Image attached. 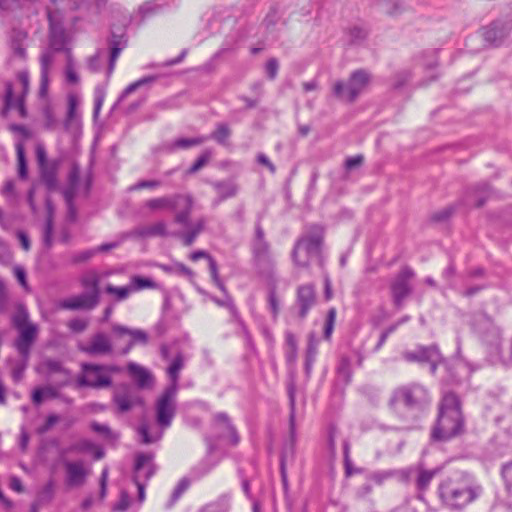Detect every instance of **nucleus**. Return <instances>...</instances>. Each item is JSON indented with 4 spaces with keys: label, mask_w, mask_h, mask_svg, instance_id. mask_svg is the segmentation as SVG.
<instances>
[{
    "label": "nucleus",
    "mask_w": 512,
    "mask_h": 512,
    "mask_svg": "<svg viewBox=\"0 0 512 512\" xmlns=\"http://www.w3.org/2000/svg\"><path fill=\"white\" fill-rule=\"evenodd\" d=\"M464 429L465 421L460 399L455 393L447 392L440 403L438 418L431 437L435 441H448L462 434Z\"/></svg>",
    "instance_id": "1"
},
{
    "label": "nucleus",
    "mask_w": 512,
    "mask_h": 512,
    "mask_svg": "<svg viewBox=\"0 0 512 512\" xmlns=\"http://www.w3.org/2000/svg\"><path fill=\"white\" fill-rule=\"evenodd\" d=\"M159 267L168 274L183 275L189 279L194 277V272L183 263H175L173 265L161 264Z\"/></svg>",
    "instance_id": "42"
},
{
    "label": "nucleus",
    "mask_w": 512,
    "mask_h": 512,
    "mask_svg": "<svg viewBox=\"0 0 512 512\" xmlns=\"http://www.w3.org/2000/svg\"><path fill=\"white\" fill-rule=\"evenodd\" d=\"M17 331L18 336L14 340L13 346L20 356L30 358L32 346L37 339L38 327L36 324L28 325Z\"/></svg>",
    "instance_id": "19"
},
{
    "label": "nucleus",
    "mask_w": 512,
    "mask_h": 512,
    "mask_svg": "<svg viewBox=\"0 0 512 512\" xmlns=\"http://www.w3.org/2000/svg\"><path fill=\"white\" fill-rule=\"evenodd\" d=\"M322 235L314 233L302 236L297 240L292 251V260L294 264L301 268H308L311 259L319 258V264L323 265L321 258Z\"/></svg>",
    "instance_id": "7"
},
{
    "label": "nucleus",
    "mask_w": 512,
    "mask_h": 512,
    "mask_svg": "<svg viewBox=\"0 0 512 512\" xmlns=\"http://www.w3.org/2000/svg\"><path fill=\"white\" fill-rule=\"evenodd\" d=\"M157 79H158L157 76H153V75L145 76V77H143V78H141V79H139V80L129 84L124 89V91L122 92V94L120 96V100L124 99L125 97H127L131 93L135 92L140 87H143V86L150 85V84L154 83Z\"/></svg>",
    "instance_id": "43"
},
{
    "label": "nucleus",
    "mask_w": 512,
    "mask_h": 512,
    "mask_svg": "<svg viewBox=\"0 0 512 512\" xmlns=\"http://www.w3.org/2000/svg\"><path fill=\"white\" fill-rule=\"evenodd\" d=\"M403 358L408 362L427 363L430 365L431 373H435L438 364L442 361L439 349L435 345L419 346L414 351H408L403 354Z\"/></svg>",
    "instance_id": "14"
},
{
    "label": "nucleus",
    "mask_w": 512,
    "mask_h": 512,
    "mask_svg": "<svg viewBox=\"0 0 512 512\" xmlns=\"http://www.w3.org/2000/svg\"><path fill=\"white\" fill-rule=\"evenodd\" d=\"M319 339L314 332L308 335V343L306 348V356L316 357L318 353Z\"/></svg>",
    "instance_id": "59"
},
{
    "label": "nucleus",
    "mask_w": 512,
    "mask_h": 512,
    "mask_svg": "<svg viewBox=\"0 0 512 512\" xmlns=\"http://www.w3.org/2000/svg\"><path fill=\"white\" fill-rule=\"evenodd\" d=\"M66 477L65 483L69 487L82 486L87 477V472L82 461H63Z\"/></svg>",
    "instance_id": "20"
},
{
    "label": "nucleus",
    "mask_w": 512,
    "mask_h": 512,
    "mask_svg": "<svg viewBox=\"0 0 512 512\" xmlns=\"http://www.w3.org/2000/svg\"><path fill=\"white\" fill-rule=\"evenodd\" d=\"M364 162V156L362 154H358L355 156H351L346 158L344 162V168L346 171H351L353 169H357L362 166Z\"/></svg>",
    "instance_id": "63"
},
{
    "label": "nucleus",
    "mask_w": 512,
    "mask_h": 512,
    "mask_svg": "<svg viewBox=\"0 0 512 512\" xmlns=\"http://www.w3.org/2000/svg\"><path fill=\"white\" fill-rule=\"evenodd\" d=\"M18 82L21 86V93L17 97L14 96V89L11 83L6 84L5 92V109H17L21 117L26 116L24 105L25 96L29 91V73L26 70L19 71L17 74Z\"/></svg>",
    "instance_id": "12"
},
{
    "label": "nucleus",
    "mask_w": 512,
    "mask_h": 512,
    "mask_svg": "<svg viewBox=\"0 0 512 512\" xmlns=\"http://www.w3.org/2000/svg\"><path fill=\"white\" fill-rule=\"evenodd\" d=\"M104 51L98 49L94 55L89 57L87 66L90 71L98 72L100 71L103 63Z\"/></svg>",
    "instance_id": "54"
},
{
    "label": "nucleus",
    "mask_w": 512,
    "mask_h": 512,
    "mask_svg": "<svg viewBox=\"0 0 512 512\" xmlns=\"http://www.w3.org/2000/svg\"><path fill=\"white\" fill-rule=\"evenodd\" d=\"M193 204V197L190 194H174L149 199L143 204V207L153 212L163 210L174 211V221L182 226H187Z\"/></svg>",
    "instance_id": "4"
},
{
    "label": "nucleus",
    "mask_w": 512,
    "mask_h": 512,
    "mask_svg": "<svg viewBox=\"0 0 512 512\" xmlns=\"http://www.w3.org/2000/svg\"><path fill=\"white\" fill-rule=\"evenodd\" d=\"M414 276V271L410 267L405 266L401 268L390 282L392 300L398 309L403 307L405 299L413 291L411 281Z\"/></svg>",
    "instance_id": "11"
},
{
    "label": "nucleus",
    "mask_w": 512,
    "mask_h": 512,
    "mask_svg": "<svg viewBox=\"0 0 512 512\" xmlns=\"http://www.w3.org/2000/svg\"><path fill=\"white\" fill-rule=\"evenodd\" d=\"M78 349L89 356H109L114 347L109 335L104 332L93 334L86 343H80Z\"/></svg>",
    "instance_id": "13"
},
{
    "label": "nucleus",
    "mask_w": 512,
    "mask_h": 512,
    "mask_svg": "<svg viewBox=\"0 0 512 512\" xmlns=\"http://www.w3.org/2000/svg\"><path fill=\"white\" fill-rule=\"evenodd\" d=\"M55 482L50 479L38 492L36 501L38 504H47L54 499Z\"/></svg>",
    "instance_id": "39"
},
{
    "label": "nucleus",
    "mask_w": 512,
    "mask_h": 512,
    "mask_svg": "<svg viewBox=\"0 0 512 512\" xmlns=\"http://www.w3.org/2000/svg\"><path fill=\"white\" fill-rule=\"evenodd\" d=\"M252 250L258 262H268L270 260V246L266 240H253Z\"/></svg>",
    "instance_id": "38"
},
{
    "label": "nucleus",
    "mask_w": 512,
    "mask_h": 512,
    "mask_svg": "<svg viewBox=\"0 0 512 512\" xmlns=\"http://www.w3.org/2000/svg\"><path fill=\"white\" fill-rule=\"evenodd\" d=\"M109 44H110V56H109V63H108V69H107L108 76H110L113 73L116 61H117L121 51L125 47L126 41L123 39L122 36H117L115 34H112Z\"/></svg>",
    "instance_id": "27"
},
{
    "label": "nucleus",
    "mask_w": 512,
    "mask_h": 512,
    "mask_svg": "<svg viewBox=\"0 0 512 512\" xmlns=\"http://www.w3.org/2000/svg\"><path fill=\"white\" fill-rule=\"evenodd\" d=\"M482 492V486L468 476L447 478L438 486V494L442 504L454 511L463 510L478 499Z\"/></svg>",
    "instance_id": "2"
},
{
    "label": "nucleus",
    "mask_w": 512,
    "mask_h": 512,
    "mask_svg": "<svg viewBox=\"0 0 512 512\" xmlns=\"http://www.w3.org/2000/svg\"><path fill=\"white\" fill-rule=\"evenodd\" d=\"M268 305L271 313L274 317H277L280 311V302L276 294V290L274 288L269 290L268 293Z\"/></svg>",
    "instance_id": "60"
},
{
    "label": "nucleus",
    "mask_w": 512,
    "mask_h": 512,
    "mask_svg": "<svg viewBox=\"0 0 512 512\" xmlns=\"http://www.w3.org/2000/svg\"><path fill=\"white\" fill-rule=\"evenodd\" d=\"M80 284L88 293H96L100 298V276L96 271H89L82 275Z\"/></svg>",
    "instance_id": "32"
},
{
    "label": "nucleus",
    "mask_w": 512,
    "mask_h": 512,
    "mask_svg": "<svg viewBox=\"0 0 512 512\" xmlns=\"http://www.w3.org/2000/svg\"><path fill=\"white\" fill-rule=\"evenodd\" d=\"M113 400L118 411L121 413L127 412L132 407L143 403L141 397L131 388H124L122 391H117Z\"/></svg>",
    "instance_id": "23"
},
{
    "label": "nucleus",
    "mask_w": 512,
    "mask_h": 512,
    "mask_svg": "<svg viewBox=\"0 0 512 512\" xmlns=\"http://www.w3.org/2000/svg\"><path fill=\"white\" fill-rule=\"evenodd\" d=\"M231 136V129L227 123L219 122L216 124L215 130L206 136L207 140L212 139L220 145H226L229 137Z\"/></svg>",
    "instance_id": "37"
},
{
    "label": "nucleus",
    "mask_w": 512,
    "mask_h": 512,
    "mask_svg": "<svg viewBox=\"0 0 512 512\" xmlns=\"http://www.w3.org/2000/svg\"><path fill=\"white\" fill-rule=\"evenodd\" d=\"M12 324L13 326L19 330L28 325H35L29 320V313L27 309L23 305H19L17 307L16 312L12 316Z\"/></svg>",
    "instance_id": "40"
},
{
    "label": "nucleus",
    "mask_w": 512,
    "mask_h": 512,
    "mask_svg": "<svg viewBox=\"0 0 512 512\" xmlns=\"http://www.w3.org/2000/svg\"><path fill=\"white\" fill-rule=\"evenodd\" d=\"M337 378L343 382L344 385H348L352 379V368L349 357L342 356L336 367Z\"/></svg>",
    "instance_id": "33"
},
{
    "label": "nucleus",
    "mask_w": 512,
    "mask_h": 512,
    "mask_svg": "<svg viewBox=\"0 0 512 512\" xmlns=\"http://www.w3.org/2000/svg\"><path fill=\"white\" fill-rule=\"evenodd\" d=\"M472 327L481 340L496 350L500 348L502 340L501 329L496 326L491 317L485 313H477L473 317Z\"/></svg>",
    "instance_id": "10"
},
{
    "label": "nucleus",
    "mask_w": 512,
    "mask_h": 512,
    "mask_svg": "<svg viewBox=\"0 0 512 512\" xmlns=\"http://www.w3.org/2000/svg\"><path fill=\"white\" fill-rule=\"evenodd\" d=\"M16 153H17V161H18V175L21 179H26L28 170H27V162H26V158H25L24 144L22 142H18L16 144Z\"/></svg>",
    "instance_id": "45"
},
{
    "label": "nucleus",
    "mask_w": 512,
    "mask_h": 512,
    "mask_svg": "<svg viewBox=\"0 0 512 512\" xmlns=\"http://www.w3.org/2000/svg\"><path fill=\"white\" fill-rule=\"evenodd\" d=\"M210 157H211L210 151H205L204 153H202L196 159V161L192 164V166L189 168L188 173L194 174L197 171H199L202 167H204L208 163Z\"/></svg>",
    "instance_id": "57"
},
{
    "label": "nucleus",
    "mask_w": 512,
    "mask_h": 512,
    "mask_svg": "<svg viewBox=\"0 0 512 512\" xmlns=\"http://www.w3.org/2000/svg\"><path fill=\"white\" fill-rule=\"evenodd\" d=\"M189 258L192 260V261H198L199 259H206L208 261V265H209V271H210V274H211V277L213 279V282L215 283V285L222 291V292H225V285L224 283L221 281L220 277H219V274H218V266H217V263L216 261L214 260V258L209 254L207 253L206 251L204 250H197V251H194L190 254Z\"/></svg>",
    "instance_id": "25"
},
{
    "label": "nucleus",
    "mask_w": 512,
    "mask_h": 512,
    "mask_svg": "<svg viewBox=\"0 0 512 512\" xmlns=\"http://www.w3.org/2000/svg\"><path fill=\"white\" fill-rule=\"evenodd\" d=\"M231 495L224 493L220 495L216 500L204 505L200 512H229L231 507Z\"/></svg>",
    "instance_id": "31"
},
{
    "label": "nucleus",
    "mask_w": 512,
    "mask_h": 512,
    "mask_svg": "<svg viewBox=\"0 0 512 512\" xmlns=\"http://www.w3.org/2000/svg\"><path fill=\"white\" fill-rule=\"evenodd\" d=\"M184 365H185V357L181 352H179L172 359L170 365L167 368V375L170 380V383L167 387H174V388L178 389L180 371L183 369Z\"/></svg>",
    "instance_id": "29"
},
{
    "label": "nucleus",
    "mask_w": 512,
    "mask_h": 512,
    "mask_svg": "<svg viewBox=\"0 0 512 512\" xmlns=\"http://www.w3.org/2000/svg\"><path fill=\"white\" fill-rule=\"evenodd\" d=\"M62 20L63 17L60 11H48L49 44L54 51L63 50L66 44L67 36Z\"/></svg>",
    "instance_id": "15"
},
{
    "label": "nucleus",
    "mask_w": 512,
    "mask_h": 512,
    "mask_svg": "<svg viewBox=\"0 0 512 512\" xmlns=\"http://www.w3.org/2000/svg\"><path fill=\"white\" fill-rule=\"evenodd\" d=\"M41 180L49 190L57 186V167L55 164L46 165L40 168Z\"/></svg>",
    "instance_id": "34"
},
{
    "label": "nucleus",
    "mask_w": 512,
    "mask_h": 512,
    "mask_svg": "<svg viewBox=\"0 0 512 512\" xmlns=\"http://www.w3.org/2000/svg\"><path fill=\"white\" fill-rule=\"evenodd\" d=\"M391 403L403 406L410 411H422L430 403L428 390L418 383L398 387L392 395Z\"/></svg>",
    "instance_id": "5"
},
{
    "label": "nucleus",
    "mask_w": 512,
    "mask_h": 512,
    "mask_svg": "<svg viewBox=\"0 0 512 512\" xmlns=\"http://www.w3.org/2000/svg\"><path fill=\"white\" fill-rule=\"evenodd\" d=\"M100 303V298L96 293H88L86 291L68 297L59 303V307L71 311H91Z\"/></svg>",
    "instance_id": "17"
},
{
    "label": "nucleus",
    "mask_w": 512,
    "mask_h": 512,
    "mask_svg": "<svg viewBox=\"0 0 512 512\" xmlns=\"http://www.w3.org/2000/svg\"><path fill=\"white\" fill-rule=\"evenodd\" d=\"M395 471L387 470V471H376L369 476V479L373 481L377 485H381L387 479L393 477L395 475Z\"/></svg>",
    "instance_id": "62"
},
{
    "label": "nucleus",
    "mask_w": 512,
    "mask_h": 512,
    "mask_svg": "<svg viewBox=\"0 0 512 512\" xmlns=\"http://www.w3.org/2000/svg\"><path fill=\"white\" fill-rule=\"evenodd\" d=\"M54 60L53 53L51 51L44 52L40 57L41 65V79H40V95H45L49 84V69Z\"/></svg>",
    "instance_id": "28"
},
{
    "label": "nucleus",
    "mask_w": 512,
    "mask_h": 512,
    "mask_svg": "<svg viewBox=\"0 0 512 512\" xmlns=\"http://www.w3.org/2000/svg\"><path fill=\"white\" fill-rule=\"evenodd\" d=\"M130 286H131V288H133V292H135V291L142 290L145 288H156L157 284L149 278H144L141 276H134L131 279Z\"/></svg>",
    "instance_id": "49"
},
{
    "label": "nucleus",
    "mask_w": 512,
    "mask_h": 512,
    "mask_svg": "<svg viewBox=\"0 0 512 512\" xmlns=\"http://www.w3.org/2000/svg\"><path fill=\"white\" fill-rule=\"evenodd\" d=\"M282 19V12L278 7H271L266 14L263 25L267 30H272Z\"/></svg>",
    "instance_id": "48"
},
{
    "label": "nucleus",
    "mask_w": 512,
    "mask_h": 512,
    "mask_svg": "<svg viewBox=\"0 0 512 512\" xmlns=\"http://www.w3.org/2000/svg\"><path fill=\"white\" fill-rule=\"evenodd\" d=\"M348 34L350 42L356 44L362 42L367 37L368 31L364 27L353 26L349 29Z\"/></svg>",
    "instance_id": "55"
},
{
    "label": "nucleus",
    "mask_w": 512,
    "mask_h": 512,
    "mask_svg": "<svg viewBox=\"0 0 512 512\" xmlns=\"http://www.w3.org/2000/svg\"><path fill=\"white\" fill-rule=\"evenodd\" d=\"M116 371L115 366L84 363L83 374L78 377L77 383L81 387L106 388L112 385L110 373Z\"/></svg>",
    "instance_id": "8"
},
{
    "label": "nucleus",
    "mask_w": 512,
    "mask_h": 512,
    "mask_svg": "<svg viewBox=\"0 0 512 512\" xmlns=\"http://www.w3.org/2000/svg\"><path fill=\"white\" fill-rule=\"evenodd\" d=\"M336 316H337V310L335 307H331L326 315L325 324H324V331H323V338L327 341L331 339L335 322H336Z\"/></svg>",
    "instance_id": "46"
},
{
    "label": "nucleus",
    "mask_w": 512,
    "mask_h": 512,
    "mask_svg": "<svg viewBox=\"0 0 512 512\" xmlns=\"http://www.w3.org/2000/svg\"><path fill=\"white\" fill-rule=\"evenodd\" d=\"M105 291L108 294L114 295L116 301H124L133 292V288H131L130 285L117 287L112 284H108Z\"/></svg>",
    "instance_id": "44"
},
{
    "label": "nucleus",
    "mask_w": 512,
    "mask_h": 512,
    "mask_svg": "<svg viewBox=\"0 0 512 512\" xmlns=\"http://www.w3.org/2000/svg\"><path fill=\"white\" fill-rule=\"evenodd\" d=\"M417 470L418 475L416 478V488L420 493H424L437 474V470H427L422 467H419Z\"/></svg>",
    "instance_id": "35"
},
{
    "label": "nucleus",
    "mask_w": 512,
    "mask_h": 512,
    "mask_svg": "<svg viewBox=\"0 0 512 512\" xmlns=\"http://www.w3.org/2000/svg\"><path fill=\"white\" fill-rule=\"evenodd\" d=\"M512 31V20H497L483 29L484 40L493 45H501Z\"/></svg>",
    "instance_id": "18"
},
{
    "label": "nucleus",
    "mask_w": 512,
    "mask_h": 512,
    "mask_svg": "<svg viewBox=\"0 0 512 512\" xmlns=\"http://www.w3.org/2000/svg\"><path fill=\"white\" fill-rule=\"evenodd\" d=\"M139 235L142 237L166 236L167 235V226H166L165 222L158 221L150 226L141 228L139 230Z\"/></svg>",
    "instance_id": "41"
},
{
    "label": "nucleus",
    "mask_w": 512,
    "mask_h": 512,
    "mask_svg": "<svg viewBox=\"0 0 512 512\" xmlns=\"http://www.w3.org/2000/svg\"><path fill=\"white\" fill-rule=\"evenodd\" d=\"M296 303L299 307V317L304 319L316 303L315 287L312 284L301 285L297 289Z\"/></svg>",
    "instance_id": "21"
},
{
    "label": "nucleus",
    "mask_w": 512,
    "mask_h": 512,
    "mask_svg": "<svg viewBox=\"0 0 512 512\" xmlns=\"http://www.w3.org/2000/svg\"><path fill=\"white\" fill-rule=\"evenodd\" d=\"M161 8L162 4L158 1H148L139 8V12L143 15V17H148L160 11Z\"/></svg>",
    "instance_id": "56"
},
{
    "label": "nucleus",
    "mask_w": 512,
    "mask_h": 512,
    "mask_svg": "<svg viewBox=\"0 0 512 512\" xmlns=\"http://www.w3.org/2000/svg\"><path fill=\"white\" fill-rule=\"evenodd\" d=\"M370 82V74L363 69H358L350 74L347 82L338 80L334 83L332 91L336 98L353 103L364 92Z\"/></svg>",
    "instance_id": "6"
},
{
    "label": "nucleus",
    "mask_w": 512,
    "mask_h": 512,
    "mask_svg": "<svg viewBox=\"0 0 512 512\" xmlns=\"http://www.w3.org/2000/svg\"><path fill=\"white\" fill-rule=\"evenodd\" d=\"M65 74H66V80L68 83L76 84L79 81V77L75 70L74 61H73L70 51L67 52V63H66Z\"/></svg>",
    "instance_id": "51"
},
{
    "label": "nucleus",
    "mask_w": 512,
    "mask_h": 512,
    "mask_svg": "<svg viewBox=\"0 0 512 512\" xmlns=\"http://www.w3.org/2000/svg\"><path fill=\"white\" fill-rule=\"evenodd\" d=\"M215 467L214 463L209 461H202L198 465L194 466L190 471L191 480H199L207 475Z\"/></svg>",
    "instance_id": "47"
},
{
    "label": "nucleus",
    "mask_w": 512,
    "mask_h": 512,
    "mask_svg": "<svg viewBox=\"0 0 512 512\" xmlns=\"http://www.w3.org/2000/svg\"><path fill=\"white\" fill-rule=\"evenodd\" d=\"M112 332L116 339L128 337L129 340L122 348L121 354L129 353L136 344L146 345L148 343V334L142 329H133L124 325L115 324L112 326Z\"/></svg>",
    "instance_id": "16"
},
{
    "label": "nucleus",
    "mask_w": 512,
    "mask_h": 512,
    "mask_svg": "<svg viewBox=\"0 0 512 512\" xmlns=\"http://www.w3.org/2000/svg\"><path fill=\"white\" fill-rule=\"evenodd\" d=\"M177 388L166 387L155 403L156 422L160 429L152 428L147 423H141L137 429L141 442L144 444L154 443L163 436V430L171 426L176 415Z\"/></svg>",
    "instance_id": "3"
},
{
    "label": "nucleus",
    "mask_w": 512,
    "mask_h": 512,
    "mask_svg": "<svg viewBox=\"0 0 512 512\" xmlns=\"http://www.w3.org/2000/svg\"><path fill=\"white\" fill-rule=\"evenodd\" d=\"M205 224L206 220L204 218H199L191 226L188 224L186 227H190L189 230L179 234L183 244L191 246L197 236L204 230Z\"/></svg>",
    "instance_id": "30"
},
{
    "label": "nucleus",
    "mask_w": 512,
    "mask_h": 512,
    "mask_svg": "<svg viewBox=\"0 0 512 512\" xmlns=\"http://www.w3.org/2000/svg\"><path fill=\"white\" fill-rule=\"evenodd\" d=\"M153 453H137L133 470V482L138 489V498L142 502L145 498L146 482L155 474L156 465L153 462Z\"/></svg>",
    "instance_id": "9"
},
{
    "label": "nucleus",
    "mask_w": 512,
    "mask_h": 512,
    "mask_svg": "<svg viewBox=\"0 0 512 512\" xmlns=\"http://www.w3.org/2000/svg\"><path fill=\"white\" fill-rule=\"evenodd\" d=\"M456 275V267L453 261H450L448 266L442 271V278L447 282L449 288H454L453 279Z\"/></svg>",
    "instance_id": "61"
},
{
    "label": "nucleus",
    "mask_w": 512,
    "mask_h": 512,
    "mask_svg": "<svg viewBox=\"0 0 512 512\" xmlns=\"http://www.w3.org/2000/svg\"><path fill=\"white\" fill-rule=\"evenodd\" d=\"M206 141V136H199L195 138H179L171 142L168 146V149L171 152L179 149H188L192 146L200 145Z\"/></svg>",
    "instance_id": "36"
},
{
    "label": "nucleus",
    "mask_w": 512,
    "mask_h": 512,
    "mask_svg": "<svg viewBox=\"0 0 512 512\" xmlns=\"http://www.w3.org/2000/svg\"><path fill=\"white\" fill-rule=\"evenodd\" d=\"M211 186L217 193V197L212 201V206L216 207L228 198L234 197L238 192L237 185L231 181H214Z\"/></svg>",
    "instance_id": "24"
},
{
    "label": "nucleus",
    "mask_w": 512,
    "mask_h": 512,
    "mask_svg": "<svg viewBox=\"0 0 512 512\" xmlns=\"http://www.w3.org/2000/svg\"><path fill=\"white\" fill-rule=\"evenodd\" d=\"M214 426L219 430V437H229L232 445H237L239 436L227 413L219 412L214 415Z\"/></svg>",
    "instance_id": "22"
},
{
    "label": "nucleus",
    "mask_w": 512,
    "mask_h": 512,
    "mask_svg": "<svg viewBox=\"0 0 512 512\" xmlns=\"http://www.w3.org/2000/svg\"><path fill=\"white\" fill-rule=\"evenodd\" d=\"M128 371L139 388H148L153 384L152 374L144 367L130 363Z\"/></svg>",
    "instance_id": "26"
},
{
    "label": "nucleus",
    "mask_w": 512,
    "mask_h": 512,
    "mask_svg": "<svg viewBox=\"0 0 512 512\" xmlns=\"http://www.w3.org/2000/svg\"><path fill=\"white\" fill-rule=\"evenodd\" d=\"M89 325V321L83 318H74L68 322V328L75 333L84 332Z\"/></svg>",
    "instance_id": "58"
},
{
    "label": "nucleus",
    "mask_w": 512,
    "mask_h": 512,
    "mask_svg": "<svg viewBox=\"0 0 512 512\" xmlns=\"http://www.w3.org/2000/svg\"><path fill=\"white\" fill-rule=\"evenodd\" d=\"M21 359L16 363V365L12 369V378L15 382L20 381L23 378L24 372L28 366V362L30 358H25L24 356H20Z\"/></svg>",
    "instance_id": "53"
},
{
    "label": "nucleus",
    "mask_w": 512,
    "mask_h": 512,
    "mask_svg": "<svg viewBox=\"0 0 512 512\" xmlns=\"http://www.w3.org/2000/svg\"><path fill=\"white\" fill-rule=\"evenodd\" d=\"M501 475L506 487L512 490V461L504 464L501 469Z\"/></svg>",
    "instance_id": "64"
},
{
    "label": "nucleus",
    "mask_w": 512,
    "mask_h": 512,
    "mask_svg": "<svg viewBox=\"0 0 512 512\" xmlns=\"http://www.w3.org/2000/svg\"><path fill=\"white\" fill-rule=\"evenodd\" d=\"M223 293H224L223 299H219L217 297H212L211 298L212 301L220 307L227 308L233 316H236L237 315L236 306L234 305L233 300H232L231 296L228 294L226 288H225V292H223Z\"/></svg>",
    "instance_id": "52"
},
{
    "label": "nucleus",
    "mask_w": 512,
    "mask_h": 512,
    "mask_svg": "<svg viewBox=\"0 0 512 512\" xmlns=\"http://www.w3.org/2000/svg\"><path fill=\"white\" fill-rule=\"evenodd\" d=\"M289 395V404H290V436L292 439L295 437V390L294 387L291 386L288 390Z\"/></svg>",
    "instance_id": "50"
}]
</instances>
